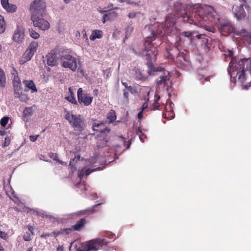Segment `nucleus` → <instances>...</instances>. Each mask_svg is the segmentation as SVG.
Segmentation results:
<instances>
[{"label":"nucleus","mask_w":251,"mask_h":251,"mask_svg":"<svg viewBox=\"0 0 251 251\" xmlns=\"http://www.w3.org/2000/svg\"><path fill=\"white\" fill-rule=\"evenodd\" d=\"M192 14L194 20L192 24H196V22H198L203 24L204 22H206L213 23L217 25L220 21L217 13L211 6H206L194 9Z\"/></svg>","instance_id":"nucleus-1"},{"label":"nucleus","mask_w":251,"mask_h":251,"mask_svg":"<svg viewBox=\"0 0 251 251\" xmlns=\"http://www.w3.org/2000/svg\"><path fill=\"white\" fill-rule=\"evenodd\" d=\"M134 53L138 56H142L147 60L146 65L148 68L149 73L158 71L153 66V63L156 60V56L158 54V50L154 47L151 41H146L144 44V49L142 51H137L133 50Z\"/></svg>","instance_id":"nucleus-2"},{"label":"nucleus","mask_w":251,"mask_h":251,"mask_svg":"<svg viewBox=\"0 0 251 251\" xmlns=\"http://www.w3.org/2000/svg\"><path fill=\"white\" fill-rule=\"evenodd\" d=\"M115 238L114 234L107 233L104 238H97L86 242L83 251H98L100 249L104 248Z\"/></svg>","instance_id":"nucleus-3"},{"label":"nucleus","mask_w":251,"mask_h":251,"mask_svg":"<svg viewBox=\"0 0 251 251\" xmlns=\"http://www.w3.org/2000/svg\"><path fill=\"white\" fill-rule=\"evenodd\" d=\"M176 20V18L172 14L168 15L165 21V26L164 27L163 25H160L156 33L152 31V36L150 37L151 40H154L157 36L170 32L175 24Z\"/></svg>","instance_id":"nucleus-4"},{"label":"nucleus","mask_w":251,"mask_h":251,"mask_svg":"<svg viewBox=\"0 0 251 251\" xmlns=\"http://www.w3.org/2000/svg\"><path fill=\"white\" fill-rule=\"evenodd\" d=\"M235 69L239 71L237 73L238 75V79L244 80L245 79V72L247 71H250L251 73V59L244 58L240 59L237 63L235 64L234 66Z\"/></svg>","instance_id":"nucleus-5"},{"label":"nucleus","mask_w":251,"mask_h":251,"mask_svg":"<svg viewBox=\"0 0 251 251\" xmlns=\"http://www.w3.org/2000/svg\"><path fill=\"white\" fill-rule=\"evenodd\" d=\"M46 3L43 0H34L30 4L29 12L31 17L44 15Z\"/></svg>","instance_id":"nucleus-6"},{"label":"nucleus","mask_w":251,"mask_h":251,"mask_svg":"<svg viewBox=\"0 0 251 251\" xmlns=\"http://www.w3.org/2000/svg\"><path fill=\"white\" fill-rule=\"evenodd\" d=\"M60 60L62 67L65 68H69L73 72L76 70L77 62L79 59L70 54H64L60 56Z\"/></svg>","instance_id":"nucleus-7"},{"label":"nucleus","mask_w":251,"mask_h":251,"mask_svg":"<svg viewBox=\"0 0 251 251\" xmlns=\"http://www.w3.org/2000/svg\"><path fill=\"white\" fill-rule=\"evenodd\" d=\"M38 47V43L37 42H32L20 58L19 63L21 65H23L30 60L34 54L37 51Z\"/></svg>","instance_id":"nucleus-8"},{"label":"nucleus","mask_w":251,"mask_h":251,"mask_svg":"<svg viewBox=\"0 0 251 251\" xmlns=\"http://www.w3.org/2000/svg\"><path fill=\"white\" fill-rule=\"evenodd\" d=\"M65 118L73 127L78 128L79 130L82 129L83 122L80 115L70 114L66 111Z\"/></svg>","instance_id":"nucleus-9"},{"label":"nucleus","mask_w":251,"mask_h":251,"mask_svg":"<svg viewBox=\"0 0 251 251\" xmlns=\"http://www.w3.org/2000/svg\"><path fill=\"white\" fill-rule=\"evenodd\" d=\"M174 9L176 12V18L182 17L184 21H187L190 24H192L194 22V20L193 18V14H192L191 16L187 15L185 12V10L183 9V6L181 3L179 2H176L174 5Z\"/></svg>","instance_id":"nucleus-10"},{"label":"nucleus","mask_w":251,"mask_h":251,"mask_svg":"<svg viewBox=\"0 0 251 251\" xmlns=\"http://www.w3.org/2000/svg\"><path fill=\"white\" fill-rule=\"evenodd\" d=\"M43 17L44 15L31 17L30 19L34 26L40 30H46L50 28V25L49 22L45 19Z\"/></svg>","instance_id":"nucleus-11"},{"label":"nucleus","mask_w":251,"mask_h":251,"mask_svg":"<svg viewBox=\"0 0 251 251\" xmlns=\"http://www.w3.org/2000/svg\"><path fill=\"white\" fill-rule=\"evenodd\" d=\"M216 25L219 28L221 33L225 36L233 32L234 30L232 25L228 21L222 22L220 20Z\"/></svg>","instance_id":"nucleus-12"},{"label":"nucleus","mask_w":251,"mask_h":251,"mask_svg":"<svg viewBox=\"0 0 251 251\" xmlns=\"http://www.w3.org/2000/svg\"><path fill=\"white\" fill-rule=\"evenodd\" d=\"M77 96L78 102L80 104L83 103L85 106L90 105L92 102L93 97L86 94L83 95L81 88L78 89Z\"/></svg>","instance_id":"nucleus-13"},{"label":"nucleus","mask_w":251,"mask_h":251,"mask_svg":"<svg viewBox=\"0 0 251 251\" xmlns=\"http://www.w3.org/2000/svg\"><path fill=\"white\" fill-rule=\"evenodd\" d=\"M25 36V28L22 26H18L14 31L12 39L15 42L18 44H21L24 41Z\"/></svg>","instance_id":"nucleus-14"},{"label":"nucleus","mask_w":251,"mask_h":251,"mask_svg":"<svg viewBox=\"0 0 251 251\" xmlns=\"http://www.w3.org/2000/svg\"><path fill=\"white\" fill-rule=\"evenodd\" d=\"M58 52V49L54 48L46 55L48 65L50 66H54L56 65L57 61V55Z\"/></svg>","instance_id":"nucleus-15"},{"label":"nucleus","mask_w":251,"mask_h":251,"mask_svg":"<svg viewBox=\"0 0 251 251\" xmlns=\"http://www.w3.org/2000/svg\"><path fill=\"white\" fill-rule=\"evenodd\" d=\"M244 6V5L241 4L239 6L234 5L232 7L233 13L238 20L244 18L246 16Z\"/></svg>","instance_id":"nucleus-16"},{"label":"nucleus","mask_w":251,"mask_h":251,"mask_svg":"<svg viewBox=\"0 0 251 251\" xmlns=\"http://www.w3.org/2000/svg\"><path fill=\"white\" fill-rule=\"evenodd\" d=\"M170 73L168 71L164 72L163 75H160L156 80V83L158 87H164L170 81Z\"/></svg>","instance_id":"nucleus-17"},{"label":"nucleus","mask_w":251,"mask_h":251,"mask_svg":"<svg viewBox=\"0 0 251 251\" xmlns=\"http://www.w3.org/2000/svg\"><path fill=\"white\" fill-rule=\"evenodd\" d=\"M180 51L176 47L167 49L165 52V55L169 59L175 60L177 56L179 54Z\"/></svg>","instance_id":"nucleus-18"},{"label":"nucleus","mask_w":251,"mask_h":251,"mask_svg":"<svg viewBox=\"0 0 251 251\" xmlns=\"http://www.w3.org/2000/svg\"><path fill=\"white\" fill-rule=\"evenodd\" d=\"M87 222L85 218H81L77 221L75 225L72 226V228L74 229V231H80L84 228Z\"/></svg>","instance_id":"nucleus-19"},{"label":"nucleus","mask_w":251,"mask_h":251,"mask_svg":"<svg viewBox=\"0 0 251 251\" xmlns=\"http://www.w3.org/2000/svg\"><path fill=\"white\" fill-rule=\"evenodd\" d=\"M28 90L25 89L24 92L22 90L17 92L14 93L15 98L19 99L22 102H27L29 100L28 96L25 92H27Z\"/></svg>","instance_id":"nucleus-20"},{"label":"nucleus","mask_w":251,"mask_h":251,"mask_svg":"<svg viewBox=\"0 0 251 251\" xmlns=\"http://www.w3.org/2000/svg\"><path fill=\"white\" fill-rule=\"evenodd\" d=\"M14 93L22 90V83L18 75L14 76L12 79Z\"/></svg>","instance_id":"nucleus-21"},{"label":"nucleus","mask_w":251,"mask_h":251,"mask_svg":"<svg viewBox=\"0 0 251 251\" xmlns=\"http://www.w3.org/2000/svg\"><path fill=\"white\" fill-rule=\"evenodd\" d=\"M23 82L25 84V89L30 90L32 93L37 92L36 87L32 80H25Z\"/></svg>","instance_id":"nucleus-22"},{"label":"nucleus","mask_w":251,"mask_h":251,"mask_svg":"<svg viewBox=\"0 0 251 251\" xmlns=\"http://www.w3.org/2000/svg\"><path fill=\"white\" fill-rule=\"evenodd\" d=\"M94 126L95 127H102V128H100V129H95V130H97L98 131H100V137L102 136V134H105L107 133H109L110 132V129L104 127V125L103 123H95Z\"/></svg>","instance_id":"nucleus-23"},{"label":"nucleus","mask_w":251,"mask_h":251,"mask_svg":"<svg viewBox=\"0 0 251 251\" xmlns=\"http://www.w3.org/2000/svg\"><path fill=\"white\" fill-rule=\"evenodd\" d=\"M117 14L114 11H111L103 15L102 22L104 24L106 21H111L117 17Z\"/></svg>","instance_id":"nucleus-24"},{"label":"nucleus","mask_w":251,"mask_h":251,"mask_svg":"<svg viewBox=\"0 0 251 251\" xmlns=\"http://www.w3.org/2000/svg\"><path fill=\"white\" fill-rule=\"evenodd\" d=\"M174 61H175L177 64H179L180 66L184 65L186 62L184 53L180 52Z\"/></svg>","instance_id":"nucleus-25"},{"label":"nucleus","mask_w":251,"mask_h":251,"mask_svg":"<svg viewBox=\"0 0 251 251\" xmlns=\"http://www.w3.org/2000/svg\"><path fill=\"white\" fill-rule=\"evenodd\" d=\"M102 32L100 30H94L92 31L91 35L90 36V39L92 41H94L96 39H100L102 37Z\"/></svg>","instance_id":"nucleus-26"},{"label":"nucleus","mask_w":251,"mask_h":251,"mask_svg":"<svg viewBox=\"0 0 251 251\" xmlns=\"http://www.w3.org/2000/svg\"><path fill=\"white\" fill-rule=\"evenodd\" d=\"M134 77L135 79L138 80H145L147 78V77L143 74L142 71L139 69L135 70Z\"/></svg>","instance_id":"nucleus-27"},{"label":"nucleus","mask_w":251,"mask_h":251,"mask_svg":"<svg viewBox=\"0 0 251 251\" xmlns=\"http://www.w3.org/2000/svg\"><path fill=\"white\" fill-rule=\"evenodd\" d=\"M242 37L244 41L249 44H251V31L248 32L245 30H242Z\"/></svg>","instance_id":"nucleus-28"},{"label":"nucleus","mask_w":251,"mask_h":251,"mask_svg":"<svg viewBox=\"0 0 251 251\" xmlns=\"http://www.w3.org/2000/svg\"><path fill=\"white\" fill-rule=\"evenodd\" d=\"M99 205V204H97L95 205L92 207L88 208L86 209L83 210H80V211H78L77 212V213L82 214V215H89L95 212V208Z\"/></svg>","instance_id":"nucleus-29"},{"label":"nucleus","mask_w":251,"mask_h":251,"mask_svg":"<svg viewBox=\"0 0 251 251\" xmlns=\"http://www.w3.org/2000/svg\"><path fill=\"white\" fill-rule=\"evenodd\" d=\"M6 83L5 74L3 70L0 68V86L4 87Z\"/></svg>","instance_id":"nucleus-30"},{"label":"nucleus","mask_w":251,"mask_h":251,"mask_svg":"<svg viewBox=\"0 0 251 251\" xmlns=\"http://www.w3.org/2000/svg\"><path fill=\"white\" fill-rule=\"evenodd\" d=\"M80 158V156L79 155L75 156L74 158L71 159L70 161L69 166L71 168L73 171H75L76 170V167L75 166V164L77 161H79Z\"/></svg>","instance_id":"nucleus-31"},{"label":"nucleus","mask_w":251,"mask_h":251,"mask_svg":"<svg viewBox=\"0 0 251 251\" xmlns=\"http://www.w3.org/2000/svg\"><path fill=\"white\" fill-rule=\"evenodd\" d=\"M107 119L109 123L114 122L116 119V116L115 111L111 110L107 115Z\"/></svg>","instance_id":"nucleus-32"},{"label":"nucleus","mask_w":251,"mask_h":251,"mask_svg":"<svg viewBox=\"0 0 251 251\" xmlns=\"http://www.w3.org/2000/svg\"><path fill=\"white\" fill-rule=\"evenodd\" d=\"M3 9L8 13H14L16 11L17 7L15 4L9 3L8 6Z\"/></svg>","instance_id":"nucleus-33"},{"label":"nucleus","mask_w":251,"mask_h":251,"mask_svg":"<svg viewBox=\"0 0 251 251\" xmlns=\"http://www.w3.org/2000/svg\"><path fill=\"white\" fill-rule=\"evenodd\" d=\"M49 156L53 160L56 161L61 165H66L65 162L62 161L58 159V154L56 153L50 152L49 153Z\"/></svg>","instance_id":"nucleus-34"},{"label":"nucleus","mask_w":251,"mask_h":251,"mask_svg":"<svg viewBox=\"0 0 251 251\" xmlns=\"http://www.w3.org/2000/svg\"><path fill=\"white\" fill-rule=\"evenodd\" d=\"M108 143V139L107 137H103V139H98L97 142V146L99 148H103L107 146Z\"/></svg>","instance_id":"nucleus-35"},{"label":"nucleus","mask_w":251,"mask_h":251,"mask_svg":"<svg viewBox=\"0 0 251 251\" xmlns=\"http://www.w3.org/2000/svg\"><path fill=\"white\" fill-rule=\"evenodd\" d=\"M5 23L3 16L0 15V34L3 33L5 30Z\"/></svg>","instance_id":"nucleus-36"},{"label":"nucleus","mask_w":251,"mask_h":251,"mask_svg":"<svg viewBox=\"0 0 251 251\" xmlns=\"http://www.w3.org/2000/svg\"><path fill=\"white\" fill-rule=\"evenodd\" d=\"M163 116L165 118L168 120H171L175 117V113L172 109L169 111L166 110L165 114H163Z\"/></svg>","instance_id":"nucleus-37"},{"label":"nucleus","mask_w":251,"mask_h":251,"mask_svg":"<svg viewBox=\"0 0 251 251\" xmlns=\"http://www.w3.org/2000/svg\"><path fill=\"white\" fill-rule=\"evenodd\" d=\"M29 34L30 36L34 39H37L40 37L39 34L33 29H29Z\"/></svg>","instance_id":"nucleus-38"},{"label":"nucleus","mask_w":251,"mask_h":251,"mask_svg":"<svg viewBox=\"0 0 251 251\" xmlns=\"http://www.w3.org/2000/svg\"><path fill=\"white\" fill-rule=\"evenodd\" d=\"M66 99L72 104L77 105V102L75 100L74 95H70L66 97Z\"/></svg>","instance_id":"nucleus-39"},{"label":"nucleus","mask_w":251,"mask_h":251,"mask_svg":"<svg viewBox=\"0 0 251 251\" xmlns=\"http://www.w3.org/2000/svg\"><path fill=\"white\" fill-rule=\"evenodd\" d=\"M33 234L29 232H26L23 235V239L25 241H30L32 240Z\"/></svg>","instance_id":"nucleus-40"},{"label":"nucleus","mask_w":251,"mask_h":251,"mask_svg":"<svg viewBox=\"0 0 251 251\" xmlns=\"http://www.w3.org/2000/svg\"><path fill=\"white\" fill-rule=\"evenodd\" d=\"M126 90L134 95L137 94L138 92L137 88L135 86H129Z\"/></svg>","instance_id":"nucleus-41"},{"label":"nucleus","mask_w":251,"mask_h":251,"mask_svg":"<svg viewBox=\"0 0 251 251\" xmlns=\"http://www.w3.org/2000/svg\"><path fill=\"white\" fill-rule=\"evenodd\" d=\"M123 97L124 99V101H126V103L129 102V93L126 90L124 89L123 90Z\"/></svg>","instance_id":"nucleus-42"},{"label":"nucleus","mask_w":251,"mask_h":251,"mask_svg":"<svg viewBox=\"0 0 251 251\" xmlns=\"http://www.w3.org/2000/svg\"><path fill=\"white\" fill-rule=\"evenodd\" d=\"M73 231H74V229H73L72 228V226H71L70 227L62 229L61 233H63V235H68V234H70Z\"/></svg>","instance_id":"nucleus-43"},{"label":"nucleus","mask_w":251,"mask_h":251,"mask_svg":"<svg viewBox=\"0 0 251 251\" xmlns=\"http://www.w3.org/2000/svg\"><path fill=\"white\" fill-rule=\"evenodd\" d=\"M9 120V118L8 117H3L0 121V125L2 127H5L7 124L8 123Z\"/></svg>","instance_id":"nucleus-44"},{"label":"nucleus","mask_w":251,"mask_h":251,"mask_svg":"<svg viewBox=\"0 0 251 251\" xmlns=\"http://www.w3.org/2000/svg\"><path fill=\"white\" fill-rule=\"evenodd\" d=\"M31 114V109L29 107H26L23 112V115L25 117H28Z\"/></svg>","instance_id":"nucleus-45"},{"label":"nucleus","mask_w":251,"mask_h":251,"mask_svg":"<svg viewBox=\"0 0 251 251\" xmlns=\"http://www.w3.org/2000/svg\"><path fill=\"white\" fill-rule=\"evenodd\" d=\"M160 105L158 101H154V103L150 107L151 110H155L158 109Z\"/></svg>","instance_id":"nucleus-46"},{"label":"nucleus","mask_w":251,"mask_h":251,"mask_svg":"<svg viewBox=\"0 0 251 251\" xmlns=\"http://www.w3.org/2000/svg\"><path fill=\"white\" fill-rule=\"evenodd\" d=\"M11 142V138L9 137H6L4 139V141L3 143L2 146L3 147H6L9 146Z\"/></svg>","instance_id":"nucleus-47"},{"label":"nucleus","mask_w":251,"mask_h":251,"mask_svg":"<svg viewBox=\"0 0 251 251\" xmlns=\"http://www.w3.org/2000/svg\"><path fill=\"white\" fill-rule=\"evenodd\" d=\"M0 237L5 240H7L8 235L7 232L0 230Z\"/></svg>","instance_id":"nucleus-48"},{"label":"nucleus","mask_w":251,"mask_h":251,"mask_svg":"<svg viewBox=\"0 0 251 251\" xmlns=\"http://www.w3.org/2000/svg\"><path fill=\"white\" fill-rule=\"evenodd\" d=\"M11 74L12 75L13 77L14 76H16V75H18L17 71L14 68L13 66H12L11 67Z\"/></svg>","instance_id":"nucleus-49"},{"label":"nucleus","mask_w":251,"mask_h":251,"mask_svg":"<svg viewBox=\"0 0 251 251\" xmlns=\"http://www.w3.org/2000/svg\"><path fill=\"white\" fill-rule=\"evenodd\" d=\"M9 0H1V4L3 8H5L9 4Z\"/></svg>","instance_id":"nucleus-50"},{"label":"nucleus","mask_w":251,"mask_h":251,"mask_svg":"<svg viewBox=\"0 0 251 251\" xmlns=\"http://www.w3.org/2000/svg\"><path fill=\"white\" fill-rule=\"evenodd\" d=\"M145 93L147 94V96L144 97V100L145 101H147V102L148 103V102L149 100V95L150 93V91H149V90H146L145 91Z\"/></svg>","instance_id":"nucleus-51"},{"label":"nucleus","mask_w":251,"mask_h":251,"mask_svg":"<svg viewBox=\"0 0 251 251\" xmlns=\"http://www.w3.org/2000/svg\"><path fill=\"white\" fill-rule=\"evenodd\" d=\"M78 177L81 179L85 175L84 168L82 169L80 171L78 172Z\"/></svg>","instance_id":"nucleus-52"},{"label":"nucleus","mask_w":251,"mask_h":251,"mask_svg":"<svg viewBox=\"0 0 251 251\" xmlns=\"http://www.w3.org/2000/svg\"><path fill=\"white\" fill-rule=\"evenodd\" d=\"M137 14V12H130L128 15V17L129 18V19H133V18H134L136 15Z\"/></svg>","instance_id":"nucleus-53"},{"label":"nucleus","mask_w":251,"mask_h":251,"mask_svg":"<svg viewBox=\"0 0 251 251\" xmlns=\"http://www.w3.org/2000/svg\"><path fill=\"white\" fill-rule=\"evenodd\" d=\"M39 137V135H30L29 136V140L31 141V142H35L37 140L38 137Z\"/></svg>","instance_id":"nucleus-54"},{"label":"nucleus","mask_w":251,"mask_h":251,"mask_svg":"<svg viewBox=\"0 0 251 251\" xmlns=\"http://www.w3.org/2000/svg\"><path fill=\"white\" fill-rule=\"evenodd\" d=\"M25 227L28 229L29 232L33 234V230L34 229L33 226H32L31 225H28L26 226Z\"/></svg>","instance_id":"nucleus-55"},{"label":"nucleus","mask_w":251,"mask_h":251,"mask_svg":"<svg viewBox=\"0 0 251 251\" xmlns=\"http://www.w3.org/2000/svg\"><path fill=\"white\" fill-rule=\"evenodd\" d=\"M192 33L189 31H185L182 33V35L186 37H189L191 36Z\"/></svg>","instance_id":"nucleus-56"},{"label":"nucleus","mask_w":251,"mask_h":251,"mask_svg":"<svg viewBox=\"0 0 251 251\" xmlns=\"http://www.w3.org/2000/svg\"><path fill=\"white\" fill-rule=\"evenodd\" d=\"M124 142L125 144V146L126 147V149H129L131 145V142L129 141H126L125 140H124Z\"/></svg>","instance_id":"nucleus-57"},{"label":"nucleus","mask_w":251,"mask_h":251,"mask_svg":"<svg viewBox=\"0 0 251 251\" xmlns=\"http://www.w3.org/2000/svg\"><path fill=\"white\" fill-rule=\"evenodd\" d=\"M148 103L147 102V101H145L143 105H142V111H144V110H145L146 108H148Z\"/></svg>","instance_id":"nucleus-58"},{"label":"nucleus","mask_w":251,"mask_h":251,"mask_svg":"<svg viewBox=\"0 0 251 251\" xmlns=\"http://www.w3.org/2000/svg\"><path fill=\"white\" fill-rule=\"evenodd\" d=\"M85 175L86 176H88L93 171V170H91L90 169H88L86 170H84Z\"/></svg>","instance_id":"nucleus-59"},{"label":"nucleus","mask_w":251,"mask_h":251,"mask_svg":"<svg viewBox=\"0 0 251 251\" xmlns=\"http://www.w3.org/2000/svg\"><path fill=\"white\" fill-rule=\"evenodd\" d=\"M154 97H155L154 101H158L160 98V96L157 94H155Z\"/></svg>","instance_id":"nucleus-60"},{"label":"nucleus","mask_w":251,"mask_h":251,"mask_svg":"<svg viewBox=\"0 0 251 251\" xmlns=\"http://www.w3.org/2000/svg\"><path fill=\"white\" fill-rule=\"evenodd\" d=\"M61 232H62V229L57 232H54V234L55 236H57L61 234L63 235V233H61Z\"/></svg>","instance_id":"nucleus-61"},{"label":"nucleus","mask_w":251,"mask_h":251,"mask_svg":"<svg viewBox=\"0 0 251 251\" xmlns=\"http://www.w3.org/2000/svg\"><path fill=\"white\" fill-rule=\"evenodd\" d=\"M143 111H141L138 114V118L139 119H141L143 117Z\"/></svg>","instance_id":"nucleus-62"},{"label":"nucleus","mask_w":251,"mask_h":251,"mask_svg":"<svg viewBox=\"0 0 251 251\" xmlns=\"http://www.w3.org/2000/svg\"><path fill=\"white\" fill-rule=\"evenodd\" d=\"M122 84L123 86H124V87H125V89L126 90L128 88V87L129 86L127 83V82H123L122 81Z\"/></svg>","instance_id":"nucleus-63"},{"label":"nucleus","mask_w":251,"mask_h":251,"mask_svg":"<svg viewBox=\"0 0 251 251\" xmlns=\"http://www.w3.org/2000/svg\"><path fill=\"white\" fill-rule=\"evenodd\" d=\"M58 251H63V247L62 246H59L57 249Z\"/></svg>","instance_id":"nucleus-64"}]
</instances>
